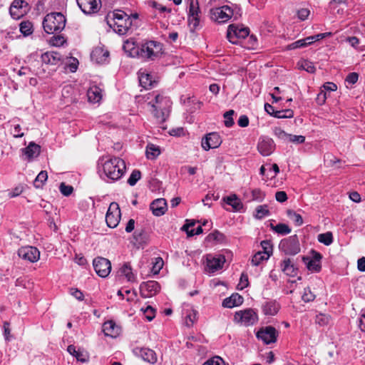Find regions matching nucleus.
<instances>
[{"label": "nucleus", "instance_id": "nucleus-24", "mask_svg": "<svg viewBox=\"0 0 365 365\" xmlns=\"http://www.w3.org/2000/svg\"><path fill=\"white\" fill-rule=\"evenodd\" d=\"M68 352L73 356L78 361L86 362L88 361L89 355L84 349H77L74 345H69L67 348Z\"/></svg>", "mask_w": 365, "mask_h": 365}, {"label": "nucleus", "instance_id": "nucleus-42", "mask_svg": "<svg viewBox=\"0 0 365 365\" xmlns=\"http://www.w3.org/2000/svg\"><path fill=\"white\" fill-rule=\"evenodd\" d=\"M318 241L324 245L329 246L333 242V235L331 232L319 234L317 237Z\"/></svg>", "mask_w": 365, "mask_h": 365}, {"label": "nucleus", "instance_id": "nucleus-57", "mask_svg": "<svg viewBox=\"0 0 365 365\" xmlns=\"http://www.w3.org/2000/svg\"><path fill=\"white\" fill-rule=\"evenodd\" d=\"M66 42V38L64 36L58 35V36H53L51 38V43L54 46H61L63 45V43Z\"/></svg>", "mask_w": 365, "mask_h": 365}, {"label": "nucleus", "instance_id": "nucleus-50", "mask_svg": "<svg viewBox=\"0 0 365 365\" xmlns=\"http://www.w3.org/2000/svg\"><path fill=\"white\" fill-rule=\"evenodd\" d=\"M235 111L233 110H230L225 112L223 115L225 118L224 123L225 125L227 128H230L234 125V120L232 115H234Z\"/></svg>", "mask_w": 365, "mask_h": 365}, {"label": "nucleus", "instance_id": "nucleus-48", "mask_svg": "<svg viewBox=\"0 0 365 365\" xmlns=\"http://www.w3.org/2000/svg\"><path fill=\"white\" fill-rule=\"evenodd\" d=\"M330 319L329 315L321 313L316 316L315 322L319 326L324 327L329 324Z\"/></svg>", "mask_w": 365, "mask_h": 365}, {"label": "nucleus", "instance_id": "nucleus-25", "mask_svg": "<svg viewBox=\"0 0 365 365\" xmlns=\"http://www.w3.org/2000/svg\"><path fill=\"white\" fill-rule=\"evenodd\" d=\"M138 78L140 86L145 89L151 88L156 83V81L152 79L151 75L142 69L138 72Z\"/></svg>", "mask_w": 365, "mask_h": 365}, {"label": "nucleus", "instance_id": "nucleus-45", "mask_svg": "<svg viewBox=\"0 0 365 365\" xmlns=\"http://www.w3.org/2000/svg\"><path fill=\"white\" fill-rule=\"evenodd\" d=\"M269 215V211L268 210L267 205H259L255 209V217L257 219H262L265 216H268Z\"/></svg>", "mask_w": 365, "mask_h": 365}, {"label": "nucleus", "instance_id": "nucleus-52", "mask_svg": "<svg viewBox=\"0 0 365 365\" xmlns=\"http://www.w3.org/2000/svg\"><path fill=\"white\" fill-rule=\"evenodd\" d=\"M202 365H225V362L221 357L215 356L207 360Z\"/></svg>", "mask_w": 365, "mask_h": 365}, {"label": "nucleus", "instance_id": "nucleus-60", "mask_svg": "<svg viewBox=\"0 0 365 365\" xmlns=\"http://www.w3.org/2000/svg\"><path fill=\"white\" fill-rule=\"evenodd\" d=\"M252 197L253 200L261 202L264 197V194L260 189H254L252 191Z\"/></svg>", "mask_w": 365, "mask_h": 365}, {"label": "nucleus", "instance_id": "nucleus-14", "mask_svg": "<svg viewBox=\"0 0 365 365\" xmlns=\"http://www.w3.org/2000/svg\"><path fill=\"white\" fill-rule=\"evenodd\" d=\"M29 10V4L24 0H14L9 9L12 18L19 19Z\"/></svg>", "mask_w": 365, "mask_h": 365}, {"label": "nucleus", "instance_id": "nucleus-5", "mask_svg": "<svg viewBox=\"0 0 365 365\" xmlns=\"http://www.w3.org/2000/svg\"><path fill=\"white\" fill-rule=\"evenodd\" d=\"M162 51L163 45L160 43L150 41L141 46L139 56L153 61L162 53Z\"/></svg>", "mask_w": 365, "mask_h": 365}, {"label": "nucleus", "instance_id": "nucleus-21", "mask_svg": "<svg viewBox=\"0 0 365 365\" xmlns=\"http://www.w3.org/2000/svg\"><path fill=\"white\" fill-rule=\"evenodd\" d=\"M200 12L197 1L193 2V1H191L188 14V22L193 29H196L200 24Z\"/></svg>", "mask_w": 365, "mask_h": 365}, {"label": "nucleus", "instance_id": "nucleus-49", "mask_svg": "<svg viewBox=\"0 0 365 365\" xmlns=\"http://www.w3.org/2000/svg\"><path fill=\"white\" fill-rule=\"evenodd\" d=\"M140 171L138 170H134L130 174L129 178L128 179V183L130 186H134L137 183V182L140 179Z\"/></svg>", "mask_w": 365, "mask_h": 365}, {"label": "nucleus", "instance_id": "nucleus-64", "mask_svg": "<svg viewBox=\"0 0 365 365\" xmlns=\"http://www.w3.org/2000/svg\"><path fill=\"white\" fill-rule=\"evenodd\" d=\"M359 75L358 73L353 72L350 73L346 78V82L349 84L353 85L356 83L358 81Z\"/></svg>", "mask_w": 365, "mask_h": 365}, {"label": "nucleus", "instance_id": "nucleus-44", "mask_svg": "<svg viewBox=\"0 0 365 365\" xmlns=\"http://www.w3.org/2000/svg\"><path fill=\"white\" fill-rule=\"evenodd\" d=\"M197 320V312L194 309L188 310L185 319V325L188 327H192Z\"/></svg>", "mask_w": 365, "mask_h": 365}, {"label": "nucleus", "instance_id": "nucleus-41", "mask_svg": "<svg viewBox=\"0 0 365 365\" xmlns=\"http://www.w3.org/2000/svg\"><path fill=\"white\" fill-rule=\"evenodd\" d=\"M271 228L272 230L280 235H288L291 232L289 227L284 223H279L277 225L271 224Z\"/></svg>", "mask_w": 365, "mask_h": 365}, {"label": "nucleus", "instance_id": "nucleus-53", "mask_svg": "<svg viewBox=\"0 0 365 365\" xmlns=\"http://www.w3.org/2000/svg\"><path fill=\"white\" fill-rule=\"evenodd\" d=\"M224 235L221 232L218 231H215L212 233H210L207 237V240L209 242H220L223 240Z\"/></svg>", "mask_w": 365, "mask_h": 365}, {"label": "nucleus", "instance_id": "nucleus-16", "mask_svg": "<svg viewBox=\"0 0 365 365\" xmlns=\"http://www.w3.org/2000/svg\"><path fill=\"white\" fill-rule=\"evenodd\" d=\"M322 256L320 253L312 250V257H304L303 261L307 265V269L314 272H319L321 270V259Z\"/></svg>", "mask_w": 365, "mask_h": 365}, {"label": "nucleus", "instance_id": "nucleus-23", "mask_svg": "<svg viewBox=\"0 0 365 365\" xmlns=\"http://www.w3.org/2000/svg\"><path fill=\"white\" fill-rule=\"evenodd\" d=\"M225 262V257L220 256L218 257L208 256L207 257V267L210 272H215L222 267Z\"/></svg>", "mask_w": 365, "mask_h": 365}, {"label": "nucleus", "instance_id": "nucleus-6", "mask_svg": "<svg viewBox=\"0 0 365 365\" xmlns=\"http://www.w3.org/2000/svg\"><path fill=\"white\" fill-rule=\"evenodd\" d=\"M279 249L286 255H295L300 252V245L297 235H292L281 240Z\"/></svg>", "mask_w": 365, "mask_h": 365}, {"label": "nucleus", "instance_id": "nucleus-10", "mask_svg": "<svg viewBox=\"0 0 365 365\" xmlns=\"http://www.w3.org/2000/svg\"><path fill=\"white\" fill-rule=\"evenodd\" d=\"M233 15V10L228 6L215 8L211 10V18L218 23L227 22Z\"/></svg>", "mask_w": 365, "mask_h": 365}, {"label": "nucleus", "instance_id": "nucleus-31", "mask_svg": "<svg viewBox=\"0 0 365 365\" xmlns=\"http://www.w3.org/2000/svg\"><path fill=\"white\" fill-rule=\"evenodd\" d=\"M280 138H284L288 140L289 142L301 144L303 143L305 140V137L303 135H295L287 134L284 131L279 130V132L277 133Z\"/></svg>", "mask_w": 365, "mask_h": 365}, {"label": "nucleus", "instance_id": "nucleus-51", "mask_svg": "<svg viewBox=\"0 0 365 365\" xmlns=\"http://www.w3.org/2000/svg\"><path fill=\"white\" fill-rule=\"evenodd\" d=\"M294 116V112L291 109L277 110L275 117L278 118H290Z\"/></svg>", "mask_w": 365, "mask_h": 365}, {"label": "nucleus", "instance_id": "nucleus-46", "mask_svg": "<svg viewBox=\"0 0 365 365\" xmlns=\"http://www.w3.org/2000/svg\"><path fill=\"white\" fill-rule=\"evenodd\" d=\"M287 213L289 219L292 220L296 225L300 226L303 224L302 217L299 214L292 210H288Z\"/></svg>", "mask_w": 365, "mask_h": 365}, {"label": "nucleus", "instance_id": "nucleus-38", "mask_svg": "<svg viewBox=\"0 0 365 365\" xmlns=\"http://www.w3.org/2000/svg\"><path fill=\"white\" fill-rule=\"evenodd\" d=\"M312 43H313L312 38H311V36H308L305 38L299 39V40L289 44L287 46V48L289 50H292V49H295L297 48L306 47Z\"/></svg>", "mask_w": 365, "mask_h": 365}, {"label": "nucleus", "instance_id": "nucleus-34", "mask_svg": "<svg viewBox=\"0 0 365 365\" xmlns=\"http://www.w3.org/2000/svg\"><path fill=\"white\" fill-rule=\"evenodd\" d=\"M279 309V304L274 301L265 302L262 306V311L265 315H274Z\"/></svg>", "mask_w": 365, "mask_h": 365}, {"label": "nucleus", "instance_id": "nucleus-11", "mask_svg": "<svg viewBox=\"0 0 365 365\" xmlns=\"http://www.w3.org/2000/svg\"><path fill=\"white\" fill-rule=\"evenodd\" d=\"M93 268L96 274L101 277H106L110 272V262L104 257H98L93 261Z\"/></svg>", "mask_w": 365, "mask_h": 365}, {"label": "nucleus", "instance_id": "nucleus-7", "mask_svg": "<svg viewBox=\"0 0 365 365\" xmlns=\"http://www.w3.org/2000/svg\"><path fill=\"white\" fill-rule=\"evenodd\" d=\"M234 320L238 324L249 327L255 324L258 321V317L253 309H247L237 312L234 316Z\"/></svg>", "mask_w": 365, "mask_h": 365}, {"label": "nucleus", "instance_id": "nucleus-47", "mask_svg": "<svg viewBox=\"0 0 365 365\" xmlns=\"http://www.w3.org/2000/svg\"><path fill=\"white\" fill-rule=\"evenodd\" d=\"M48 175L46 171H41L34 180V186L37 188L41 187L47 180Z\"/></svg>", "mask_w": 365, "mask_h": 365}, {"label": "nucleus", "instance_id": "nucleus-26", "mask_svg": "<svg viewBox=\"0 0 365 365\" xmlns=\"http://www.w3.org/2000/svg\"><path fill=\"white\" fill-rule=\"evenodd\" d=\"M243 303V297L237 293L232 294L230 297L225 298L222 302V306L227 308L237 307Z\"/></svg>", "mask_w": 365, "mask_h": 365}, {"label": "nucleus", "instance_id": "nucleus-27", "mask_svg": "<svg viewBox=\"0 0 365 365\" xmlns=\"http://www.w3.org/2000/svg\"><path fill=\"white\" fill-rule=\"evenodd\" d=\"M103 331L106 336L115 337L119 334V327L113 321H108L103 324Z\"/></svg>", "mask_w": 365, "mask_h": 365}, {"label": "nucleus", "instance_id": "nucleus-56", "mask_svg": "<svg viewBox=\"0 0 365 365\" xmlns=\"http://www.w3.org/2000/svg\"><path fill=\"white\" fill-rule=\"evenodd\" d=\"M302 298L304 302H309L315 299V295L311 292L309 287H307L304 290Z\"/></svg>", "mask_w": 365, "mask_h": 365}, {"label": "nucleus", "instance_id": "nucleus-8", "mask_svg": "<svg viewBox=\"0 0 365 365\" xmlns=\"http://www.w3.org/2000/svg\"><path fill=\"white\" fill-rule=\"evenodd\" d=\"M120 219V210L118 203L111 202L108 209L106 221L107 225L110 228H115L118 226Z\"/></svg>", "mask_w": 365, "mask_h": 365}, {"label": "nucleus", "instance_id": "nucleus-28", "mask_svg": "<svg viewBox=\"0 0 365 365\" xmlns=\"http://www.w3.org/2000/svg\"><path fill=\"white\" fill-rule=\"evenodd\" d=\"M22 151L29 160H31L40 154L41 148L38 145L31 142Z\"/></svg>", "mask_w": 365, "mask_h": 365}, {"label": "nucleus", "instance_id": "nucleus-39", "mask_svg": "<svg viewBox=\"0 0 365 365\" xmlns=\"http://www.w3.org/2000/svg\"><path fill=\"white\" fill-rule=\"evenodd\" d=\"M297 66L299 69L304 70L310 73H313L316 71V68L313 63L307 60H302L299 61L297 63Z\"/></svg>", "mask_w": 365, "mask_h": 365}, {"label": "nucleus", "instance_id": "nucleus-13", "mask_svg": "<svg viewBox=\"0 0 365 365\" xmlns=\"http://www.w3.org/2000/svg\"><path fill=\"white\" fill-rule=\"evenodd\" d=\"M18 255L24 260L30 262H36L40 258V252L35 247L26 246L19 249Z\"/></svg>", "mask_w": 365, "mask_h": 365}, {"label": "nucleus", "instance_id": "nucleus-9", "mask_svg": "<svg viewBox=\"0 0 365 365\" xmlns=\"http://www.w3.org/2000/svg\"><path fill=\"white\" fill-rule=\"evenodd\" d=\"M249 33L250 31L247 28L239 29L237 26L231 24L227 29V38L230 43L237 44L239 40L246 38Z\"/></svg>", "mask_w": 365, "mask_h": 365}, {"label": "nucleus", "instance_id": "nucleus-1", "mask_svg": "<svg viewBox=\"0 0 365 365\" xmlns=\"http://www.w3.org/2000/svg\"><path fill=\"white\" fill-rule=\"evenodd\" d=\"M99 173L111 180H119L125 172V163L118 157L103 156L98 160Z\"/></svg>", "mask_w": 365, "mask_h": 365}, {"label": "nucleus", "instance_id": "nucleus-58", "mask_svg": "<svg viewBox=\"0 0 365 365\" xmlns=\"http://www.w3.org/2000/svg\"><path fill=\"white\" fill-rule=\"evenodd\" d=\"M249 285L248 276L247 274L242 273L241 274L240 282L237 284V289L242 290Z\"/></svg>", "mask_w": 365, "mask_h": 365}, {"label": "nucleus", "instance_id": "nucleus-19", "mask_svg": "<svg viewBox=\"0 0 365 365\" xmlns=\"http://www.w3.org/2000/svg\"><path fill=\"white\" fill-rule=\"evenodd\" d=\"M275 148V144L273 140L268 137H262L259 138L257 144V150L263 156L271 155Z\"/></svg>", "mask_w": 365, "mask_h": 365}, {"label": "nucleus", "instance_id": "nucleus-20", "mask_svg": "<svg viewBox=\"0 0 365 365\" xmlns=\"http://www.w3.org/2000/svg\"><path fill=\"white\" fill-rule=\"evenodd\" d=\"M81 11L86 14L96 13L100 9L101 0H76Z\"/></svg>", "mask_w": 365, "mask_h": 365}, {"label": "nucleus", "instance_id": "nucleus-40", "mask_svg": "<svg viewBox=\"0 0 365 365\" xmlns=\"http://www.w3.org/2000/svg\"><path fill=\"white\" fill-rule=\"evenodd\" d=\"M19 27L21 33L25 36L31 35L34 31L33 24L29 21H22Z\"/></svg>", "mask_w": 365, "mask_h": 365}, {"label": "nucleus", "instance_id": "nucleus-17", "mask_svg": "<svg viewBox=\"0 0 365 365\" xmlns=\"http://www.w3.org/2000/svg\"><path fill=\"white\" fill-rule=\"evenodd\" d=\"M41 58L43 64L46 66H58L63 62L62 56L55 51L45 52L41 54Z\"/></svg>", "mask_w": 365, "mask_h": 365}, {"label": "nucleus", "instance_id": "nucleus-32", "mask_svg": "<svg viewBox=\"0 0 365 365\" xmlns=\"http://www.w3.org/2000/svg\"><path fill=\"white\" fill-rule=\"evenodd\" d=\"M123 48L130 56H139L140 48L135 46V42L132 39L125 41Z\"/></svg>", "mask_w": 365, "mask_h": 365}, {"label": "nucleus", "instance_id": "nucleus-63", "mask_svg": "<svg viewBox=\"0 0 365 365\" xmlns=\"http://www.w3.org/2000/svg\"><path fill=\"white\" fill-rule=\"evenodd\" d=\"M70 294L79 301L83 300L84 295L83 292L76 288H71L70 289Z\"/></svg>", "mask_w": 365, "mask_h": 365}, {"label": "nucleus", "instance_id": "nucleus-4", "mask_svg": "<svg viewBox=\"0 0 365 365\" xmlns=\"http://www.w3.org/2000/svg\"><path fill=\"white\" fill-rule=\"evenodd\" d=\"M66 21L61 13H51L44 17L43 27L47 34L59 33L65 28Z\"/></svg>", "mask_w": 365, "mask_h": 365}, {"label": "nucleus", "instance_id": "nucleus-43", "mask_svg": "<svg viewBox=\"0 0 365 365\" xmlns=\"http://www.w3.org/2000/svg\"><path fill=\"white\" fill-rule=\"evenodd\" d=\"M269 257V255L262 253V252H257L251 259V263L254 266H258L262 261L267 260Z\"/></svg>", "mask_w": 365, "mask_h": 365}, {"label": "nucleus", "instance_id": "nucleus-33", "mask_svg": "<svg viewBox=\"0 0 365 365\" xmlns=\"http://www.w3.org/2000/svg\"><path fill=\"white\" fill-rule=\"evenodd\" d=\"M88 99L91 103H98L102 98L101 90L97 86L91 87L87 91Z\"/></svg>", "mask_w": 365, "mask_h": 365}, {"label": "nucleus", "instance_id": "nucleus-22", "mask_svg": "<svg viewBox=\"0 0 365 365\" xmlns=\"http://www.w3.org/2000/svg\"><path fill=\"white\" fill-rule=\"evenodd\" d=\"M150 207L154 215L161 216L167 210V202L164 198H158L151 202Z\"/></svg>", "mask_w": 365, "mask_h": 365}, {"label": "nucleus", "instance_id": "nucleus-36", "mask_svg": "<svg viewBox=\"0 0 365 365\" xmlns=\"http://www.w3.org/2000/svg\"><path fill=\"white\" fill-rule=\"evenodd\" d=\"M282 270L289 276H294L297 273V269L292 263L290 259H286L282 262Z\"/></svg>", "mask_w": 365, "mask_h": 365}, {"label": "nucleus", "instance_id": "nucleus-61", "mask_svg": "<svg viewBox=\"0 0 365 365\" xmlns=\"http://www.w3.org/2000/svg\"><path fill=\"white\" fill-rule=\"evenodd\" d=\"M163 266V259L160 257L156 258L155 262L154 263L153 268H152V272L154 274H158L160 272V270L162 269Z\"/></svg>", "mask_w": 365, "mask_h": 365}, {"label": "nucleus", "instance_id": "nucleus-59", "mask_svg": "<svg viewBox=\"0 0 365 365\" xmlns=\"http://www.w3.org/2000/svg\"><path fill=\"white\" fill-rule=\"evenodd\" d=\"M70 62L66 64L65 68H68L72 73L75 72L78 68V61L76 58H70Z\"/></svg>", "mask_w": 365, "mask_h": 365}, {"label": "nucleus", "instance_id": "nucleus-55", "mask_svg": "<svg viewBox=\"0 0 365 365\" xmlns=\"http://www.w3.org/2000/svg\"><path fill=\"white\" fill-rule=\"evenodd\" d=\"M59 190L64 196H69L73 192V187L71 185H67L66 183L61 182L59 186Z\"/></svg>", "mask_w": 365, "mask_h": 365}, {"label": "nucleus", "instance_id": "nucleus-29", "mask_svg": "<svg viewBox=\"0 0 365 365\" xmlns=\"http://www.w3.org/2000/svg\"><path fill=\"white\" fill-rule=\"evenodd\" d=\"M222 200L227 205L232 206L233 210L235 211L240 210L243 207L241 200L237 197V196L235 194L225 197H223Z\"/></svg>", "mask_w": 365, "mask_h": 365}, {"label": "nucleus", "instance_id": "nucleus-3", "mask_svg": "<svg viewBox=\"0 0 365 365\" xmlns=\"http://www.w3.org/2000/svg\"><path fill=\"white\" fill-rule=\"evenodd\" d=\"M108 24L119 35H125L132 30V21L122 10L114 11L107 17Z\"/></svg>", "mask_w": 365, "mask_h": 365}, {"label": "nucleus", "instance_id": "nucleus-62", "mask_svg": "<svg viewBox=\"0 0 365 365\" xmlns=\"http://www.w3.org/2000/svg\"><path fill=\"white\" fill-rule=\"evenodd\" d=\"M310 14V11L307 8H303L297 11V16L301 21L306 20Z\"/></svg>", "mask_w": 365, "mask_h": 365}, {"label": "nucleus", "instance_id": "nucleus-37", "mask_svg": "<svg viewBox=\"0 0 365 365\" xmlns=\"http://www.w3.org/2000/svg\"><path fill=\"white\" fill-rule=\"evenodd\" d=\"M120 272L125 276L128 282H135V275L133 273L132 268L130 264H124L120 269Z\"/></svg>", "mask_w": 365, "mask_h": 365}, {"label": "nucleus", "instance_id": "nucleus-54", "mask_svg": "<svg viewBox=\"0 0 365 365\" xmlns=\"http://www.w3.org/2000/svg\"><path fill=\"white\" fill-rule=\"evenodd\" d=\"M141 310L148 321H152L155 318V310L151 306H148L145 309L142 308Z\"/></svg>", "mask_w": 365, "mask_h": 365}, {"label": "nucleus", "instance_id": "nucleus-18", "mask_svg": "<svg viewBox=\"0 0 365 365\" xmlns=\"http://www.w3.org/2000/svg\"><path fill=\"white\" fill-rule=\"evenodd\" d=\"M222 143V140L217 133H210L202 138L201 145L205 150L218 148Z\"/></svg>", "mask_w": 365, "mask_h": 365}, {"label": "nucleus", "instance_id": "nucleus-12", "mask_svg": "<svg viewBox=\"0 0 365 365\" xmlns=\"http://www.w3.org/2000/svg\"><path fill=\"white\" fill-rule=\"evenodd\" d=\"M257 339H261L264 344H269L277 341L278 331L271 326L261 328L256 334Z\"/></svg>", "mask_w": 365, "mask_h": 365}, {"label": "nucleus", "instance_id": "nucleus-35", "mask_svg": "<svg viewBox=\"0 0 365 365\" xmlns=\"http://www.w3.org/2000/svg\"><path fill=\"white\" fill-rule=\"evenodd\" d=\"M160 154L159 146L154 144H148L146 146L145 155L146 158L149 160L156 159Z\"/></svg>", "mask_w": 365, "mask_h": 365}, {"label": "nucleus", "instance_id": "nucleus-2", "mask_svg": "<svg viewBox=\"0 0 365 365\" xmlns=\"http://www.w3.org/2000/svg\"><path fill=\"white\" fill-rule=\"evenodd\" d=\"M148 104L152 107V113L158 122L163 123L169 115L171 101L169 98L153 92L147 96Z\"/></svg>", "mask_w": 365, "mask_h": 365}, {"label": "nucleus", "instance_id": "nucleus-30", "mask_svg": "<svg viewBox=\"0 0 365 365\" xmlns=\"http://www.w3.org/2000/svg\"><path fill=\"white\" fill-rule=\"evenodd\" d=\"M139 354L145 361L151 364H155L157 361L156 354L152 349L148 348H141L139 351Z\"/></svg>", "mask_w": 365, "mask_h": 365}, {"label": "nucleus", "instance_id": "nucleus-15", "mask_svg": "<svg viewBox=\"0 0 365 365\" xmlns=\"http://www.w3.org/2000/svg\"><path fill=\"white\" fill-rule=\"evenodd\" d=\"M160 286L156 281H148L143 282L140 286V295L143 298L151 297L158 293Z\"/></svg>", "mask_w": 365, "mask_h": 365}]
</instances>
